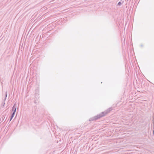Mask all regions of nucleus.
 <instances>
[{
  "label": "nucleus",
  "mask_w": 154,
  "mask_h": 154,
  "mask_svg": "<svg viewBox=\"0 0 154 154\" xmlns=\"http://www.w3.org/2000/svg\"><path fill=\"white\" fill-rule=\"evenodd\" d=\"M140 46L141 47H143V44H141L140 45Z\"/></svg>",
  "instance_id": "nucleus-8"
},
{
  "label": "nucleus",
  "mask_w": 154,
  "mask_h": 154,
  "mask_svg": "<svg viewBox=\"0 0 154 154\" xmlns=\"http://www.w3.org/2000/svg\"><path fill=\"white\" fill-rule=\"evenodd\" d=\"M124 1H122V0L120 1L118 3V5L119 6L121 5L124 2Z\"/></svg>",
  "instance_id": "nucleus-5"
},
{
  "label": "nucleus",
  "mask_w": 154,
  "mask_h": 154,
  "mask_svg": "<svg viewBox=\"0 0 154 154\" xmlns=\"http://www.w3.org/2000/svg\"><path fill=\"white\" fill-rule=\"evenodd\" d=\"M6 98L5 97V99H4V101H5V100H6Z\"/></svg>",
  "instance_id": "nucleus-9"
},
{
  "label": "nucleus",
  "mask_w": 154,
  "mask_h": 154,
  "mask_svg": "<svg viewBox=\"0 0 154 154\" xmlns=\"http://www.w3.org/2000/svg\"><path fill=\"white\" fill-rule=\"evenodd\" d=\"M5 97L6 98L7 96V92H6L5 94Z\"/></svg>",
  "instance_id": "nucleus-6"
},
{
  "label": "nucleus",
  "mask_w": 154,
  "mask_h": 154,
  "mask_svg": "<svg viewBox=\"0 0 154 154\" xmlns=\"http://www.w3.org/2000/svg\"><path fill=\"white\" fill-rule=\"evenodd\" d=\"M5 102H3L2 103V105L3 106H4V105H5Z\"/></svg>",
  "instance_id": "nucleus-7"
},
{
  "label": "nucleus",
  "mask_w": 154,
  "mask_h": 154,
  "mask_svg": "<svg viewBox=\"0 0 154 154\" xmlns=\"http://www.w3.org/2000/svg\"><path fill=\"white\" fill-rule=\"evenodd\" d=\"M112 110V109L111 108H109L108 109H107L106 111L103 112L104 113V114H103L104 115V116H105L106 114H107L108 113L110 112Z\"/></svg>",
  "instance_id": "nucleus-3"
},
{
  "label": "nucleus",
  "mask_w": 154,
  "mask_h": 154,
  "mask_svg": "<svg viewBox=\"0 0 154 154\" xmlns=\"http://www.w3.org/2000/svg\"><path fill=\"white\" fill-rule=\"evenodd\" d=\"M17 109V106L16 103L14 104L12 107V111L13 112L12 113L15 114Z\"/></svg>",
  "instance_id": "nucleus-2"
},
{
  "label": "nucleus",
  "mask_w": 154,
  "mask_h": 154,
  "mask_svg": "<svg viewBox=\"0 0 154 154\" xmlns=\"http://www.w3.org/2000/svg\"><path fill=\"white\" fill-rule=\"evenodd\" d=\"M15 114H14V113H12L11 114V116L10 117V119H9V121H11L12 120V119L14 117Z\"/></svg>",
  "instance_id": "nucleus-4"
},
{
  "label": "nucleus",
  "mask_w": 154,
  "mask_h": 154,
  "mask_svg": "<svg viewBox=\"0 0 154 154\" xmlns=\"http://www.w3.org/2000/svg\"><path fill=\"white\" fill-rule=\"evenodd\" d=\"M34 103H36V101H35H35H34Z\"/></svg>",
  "instance_id": "nucleus-10"
},
{
  "label": "nucleus",
  "mask_w": 154,
  "mask_h": 154,
  "mask_svg": "<svg viewBox=\"0 0 154 154\" xmlns=\"http://www.w3.org/2000/svg\"><path fill=\"white\" fill-rule=\"evenodd\" d=\"M104 113L103 112H102L101 113L99 114L94 117L90 118L89 119V121H92L94 120H96L104 116V115L103 114Z\"/></svg>",
  "instance_id": "nucleus-1"
}]
</instances>
